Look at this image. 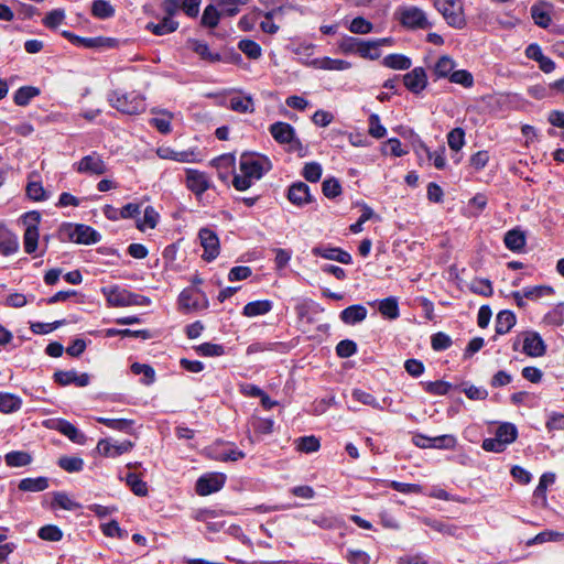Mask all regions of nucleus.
Returning a JSON list of instances; mask_svg holds the SVG:
<instances>
[{"mask_svg":"<svg viewBox=\"0 0 564 564\" xmlns=\"http://www.w3.org/2000/svg\"><path fill=\"white\" fill-rule=\"evenodd\" d=\"M379 312L384 317L395 319L399 317V305L395 297H387L379 303Z\"/></svg>","mask_w":564,"mask_h":564,"instance_id":"nucleus-39","label":"nucleus"},{"mask_svg":"<svg viewBox=\"0 0 564 564\" xmlns=\"http://www.w3.org/2000/svg\"><path fill=\"white\" fill-rule=\"evenodd\" d=\"M272 310V302L269 300H259L249 302L245 305L242 314L247 317L264 315Z\"/></svg>","mask_w":564,"mask_h":564,"instance_id":"nucleus-26","label":"nucleus"},{"mask_svg":"<svg viewBox=\"0 0 564 564\" xmlns=\"http://www.w3.org/2000/svg\"><path fill=\"white\" fill-rule=\"evenodd\" d=\"M554 294V289L550 285H534L523 289V295L525 299L536 301L544 296Z\"/></svg>","mask_w":564,"mask_h":564,"instance_id":"nucleus-40","label":"nucleus"},{"mask_svg":"<svg viewBox=\"0 0 564 564\" xmlns=\"http://www.w3.org/2000/svg\"><path fill=\"white\" fill-rule=\"evenodd\" d=\"M198 238L204 248L203 259L208 262L215 260L219 254V238L216 232L209 228H202Z\"/></svg>","mask_w":564,"mask_h":564,"instance_id":"nucleus-11","label":"nucleus"},{"mask_svg":"<svg viewBox=\"0 0 564 564\" xmlns=\"http://www.w3.org/2000/svg\"><path fill=\"white\" fill-rule=\"evenodd\" d=\"M220 11L217 10V8L213 4H208L204 12H203V15H202V20H200V23L204 25V26H207V28H210V29H214L218 25L219 23V18H220Z\"/></svg>","mask_w":564,"mask_h":564,"instance_id":"nucleus-47","label":"nucleus"},{"mask_svg":"<svg viewBox=\"0 0 564 564\" xmlns=\"http://www.w3.org/2000/svg\"><path fill=\"white\" fill-rule=\"evenodd\" d=\"M362 40L354 36H344L338 42V48L343 54H358Z\"/></svg>","mask_w":564,"mask_h":564,"instance_id":"nucleus-44","label":"nucleus"},{"mask_svg":"<svg viewBox=\"0 0 564 564\" xmlns=\"http://www.w3.org/2000/svg\"><path fill=\"white\" fill-rule=\"evenodd\" d=\"M91 14L98 19H108L115 15V8L109 1L95 0L91 6Z\"/></svg>","mask_w":564,"mask_h":564,"instance_id":"nucleus-38","label":"nucleus"},{"mask_svg":"<svg viewBox=\"0 0 564 564\" xmlns=\"http://www.w3.org/2000/svg\"><path fill=\"white\" fill-rule=\"evenodd\" d=\"M447 143L453 151H459L465 144V131L462 128H455L449 131Z\"/></svg>","mask_w":564,"mask_h":564,"instance_id":"nucleus-58","label":"nucleus"},{"mask_svg":"<svg viewBox=\"0 0 564 564\" xmlns=\"http://www.w3.org/2000/svg\"><path fill=\"white\" fill-rule=\"evenodd\" d=\"M321 447L319 440L313 435L296 440V449L303 453H314Z\"/></svg>","mask_w":564,"mask_h":564,"instance_id":"nucleus-52","label":"nucleus"},{"mask_svg":"<svg viewBox=\"0 0 564 564\" xmlns=\"http://www.w3.org/2000/svg\"><path fill=\"white\" fill-rule=\"evenodd\" d=\"M196 352L204 357H218L225 354V348L221 345L213 343H204L195 347Z\"/></svg>","mask_w":564,"mask_h":564,"instance_id":"nucleus-54","label":"nucleus"},{"mask_svg":"<svg viewBox=\"0 0 564 564\" xmlns=\"http://www.w3.org/2000/svg\"><path fill=\"white\" fill-rule=\"evenodd\" d=\"M180 305L186 310H198L207 305V301L199 291L185 289L178 297Z\"/></svg>","mask_w":564,"mask_h":564,"instance_id":"nucleus-19","label":"nucleus"},{"mask_svg":"<svg viewBox=\"0 0 564 564\" xmlns=\"http://www.w3.org/2000/svg\"><path fill=\"white\" fill-rule=\"evenodd\" d=\"M226 482V475L212 473L200 476L196 481V492L199 496H208L219 491Z\"/></svg>","mask_w":564,"mask_h":564,"instance_id":"nucleus-10","label":"nucleus"},{"mask_svg":"<svg viewBox=\"0 0 564 564\" xmlns=\"http://www.w3.org/2000/svg\"><path fill=\"white\" fill-rule=\"evenodd\" d=\"M54 380L61 386L75 384L77 387H86L89 384L90 378L89 375L78 373L76 370H59L54 373Z\"/></svg>","mask_w":564,"mask_h":564,"instance_id":"nucleus-18","label":"nucleus"},{"mask_svg":"<svg viewBox=\"0 0 564 564\" xmlns=\"http://www.w3.org/2000/svg\"><path fill=\"white\" fill-rule=\"evenodd\" d=\"M503 241L509 250L520 252L525 246V235L519 229H511L506 232Z\"/></svg>","mask_w":564,"mask_h":564,"instance_id":"nucleus-24","label":"nucleus"},{"mask_svg":"<svg viewBox=\"0 0 564 564\" xmlns=\"http://www.w3.org/2000/svg\"><path fill=\"white\" fill-rule=\"evenodd\" d=\"M159 214L153 207L148 206L144 209L143 217L138 221V228L144 231L147 228H154L156 226Z\"/></svg>","mask_w":564,"mask_h":564,"instance_id":"nucleus-56","label":"nucleus"},{"mask_svg":"<svg viewBox=\"0 0 564 564\" xmlns=\"http://www.w3.org/2000/svg\"><path fill=\"white\" fill-rule=\"evenodd\" d=\"M26 228L23 235L24 251L29 254L33 253L37 248L39 228L41 215L37 212H30L23 216Z\"/></svg>","mask_w":564,"mask_h":564,"instance_id":"nucleus-7","label":"nucleus"},{"mask_svg":"<svg viewBox=\"0 0 564 564\" xmlns=\"http://www.w3.org/2000/svg\"><path fill=\"white\" fill-rule=\"evenodd\" d=\"M517 436L518 431L516 425L512 423H502L496 431V437L499 438L505 444V446L513 443Z\"/></svg>","mask_w":564,"mask_h":564,"instance_id":"nucleus-35","label":"nucleus"},{"mask_svg":"<svg viewBox=\"0 0 564 564\" xmlns=\"http://www.w3.org/2000/svg\"><path fill=\"white\" fill-rule=\"evenodd\" d=\"M381 63L384 67L399 70L409 69L412 65L411 58L402 54H389Z\"/></svg>","mask_w":564,"mask_h":564,"instance_id":"nucleus-28","label":"nucleus"},{"mask_svg":"<svg viewBox=\"0 0 564 564\" xmlns=\"http://www.w3.org/2000/svg\"><path fill=\"white\" fill-rule=\"evenodd\" d=\"M433 4L449 26L463 29L466 25L463 3L460 0H433Z\"/></svg>","mask_w":564,"mask_h":564,"instance_id":"nucleus-4","label":"nucleus"},{"mask_svg":"<svg viewBox=\"0 0 564 564\" xmlns=\"http://www.w3.org/2000/svg\"><path fill=\"white\" fill-rule=\"evenodd\" d=\"M457 444V440L452 434H444L432 437L431 448L437 449H453Z\"/></svg>","mask_w":564,"mask_h":564,"instance_id":"nucleus-61","label":"nucleus"},{"mask_svg":"<svg viewBox=\"0 0 564 564\" xmlns=\"http://www.w3.org/2000/svg\"><path fill=\"white\" fill-rule=\"evenodd\" d=\"M229 108L239 113H252L254 111L251 97H232L229 100Z\"/></svg>","mask_w":564,"mask_h":564,"instance_id":"nucleus-36","label":"nucleus"},{"mask_svg":"<svg viewBox=\"0 0 564 564\" xmlns=\"http://www.w3.org/2000/svg\"><path fill=\"white\" fill-rule=\"evenodd\" d=\"M516 315L511 311H501L496 317V334L505 335L516 325Z\"/></svg>","mask_w":564,"mask_h":564,"instance_id":"nucleus-27","label":"nucleus"},{"mask_svg":"<svg viewBox=\"0 0 564 564\" xmlns=\"http://www.w3.org/2000/svg\"><path fill=\"white\" fill-rule=\"evenodd\" d=\"M40 93V89L34 86H22L14 93L13 101L18 106L25 107Z\"/></svg>","mask_w":564,"mask_h":564,"instance_id":"nucleus-31","label":"nucleus"},{"mask_svg":"<svg viewBox=\"0 0 564 564\" xmlns=\"http://www.w3.org/2000/svg\"><path fill=\"white\" fill-rule=\"evenodd\" d=\"M322 172L323 170L319 163L310 162L304 165L302 175L307 182L316 183L321 180Z\"/></svg>","mask_w":564,"mask_h":564,"instance_id":"nucleus-59","label":"nucleus"},{"mask_svg":"<svg viewBox=\"0 0 564 564\" xmlns=\"http://www.w3.org/2000/svg\"><path fill=\"white\" fill-rule=\"evenodd\" d=\"M312 253L324 259L338 261L343 264L351 263V256L337 247L316 246L312 249Z\"/></svg>","mask_w":564,"mask_h":564,"instance_id":"nucleus-16","label":"nucleus"},{"mask_svg":"<svg viewBox=\"0 0 564 564\" xmlns=\"http://www.w3.org/2000/svg\"><path fill=\"white\" fill-rule=\"evenodd\" d=\"M348 29L351 33L355 34H368L372 31L373 25L365 18L357 17L350 22Z\"/></svg>","mask_w":564,"mask_h":564,"instance_id":"nucleus-63","label":"nucleus"},{"mask_svg":"<svg viewBox=\"0 0 564 564\" xmlns=\"http://www.w3.org/2000/svg\"><path fill=\"white\" fill-rule=\"evenodd\" d=\"M62 232L76 243L91 245L101 239L98 231L86 225L68 224L63 227Z\"/></svg>","mask_w":564,"mask_h":564,"instance_id":"nucleus-6","label":"nucleus"},{"mask_svg":"<svg viewBox=\"0 0 564 564\" xmlns=\"http://www.w3.org/2000/svg\"><path fill=\"white\" fill-rule=\"evenodd\" d=\"M97 422L108 426L109 429L127 433L130 432L133 424V421L127 419L97 417Z\"/></svg>","mask_w":564,"mask_h":564,"instance_id":"nucleus-42","label":"nucleus"},{"mask_svg":"<svg viewBox=\"0 0 564 564\" xmlns=\"http://www.w3.org/2000/svg\"><path fill=\"white\" fill-rule=\"evenodd\" d=\"M108 100L113 108L126 115H138L145 110L144 98L135 91H113Z\"/></svg>","mask_w":564,"mask_h":564,"instance_id":"nucleus-3","label":"nucleus"},{"mask_svg":"<svg viewBox=\"0 0 564 564\" xmlns=\"http://www.w3.org/2000/svg\"><path fill=\"white\" fill-rule=\"evenodd\" d=\"M108 302L113 306H127L131 304H149V299L132 294L126 290H120L119 288L112 289L108 294Z\"/></svg>","mask_w":564,"mask_h":564,"instance_id":"nucleus-12","label":"nucleus"},{"mask_svg":"<svg viewBox=\"0 0 564 564\" xmlns=\"http://www.w3.org/2000/svg\"><path fill=\"white\" fill-rule=\"evenodd\" d=\"M173 17L165 15L159 23L149 22L145 30L152 32L158 36L173 33L178 28V22L172 19Z\"/></svg>","mask_w":564,"mask_h":564,"instance_id":"nucleus-21","label":"nucleus"},{"mask_svg":"<svg viewBox=\"0 0 564 564\" xmlns=\"http://www.w3.org/2000/svg\"><path fill=\"white\" fill-rule=\"evenodd\" d=\"M53 503L61 509L64 510H76L80 508L79 503L75 502L65 492H56L54 495Z\"/></svg>","mask_w":564,"mask_h":564,"instance_id":"nucleus-64","label":"nucleus"},{"mask_svg":"<svg viewBox=\"0 0 564 564\" xmlns=\"http://www.w3.org/2000/svg\"><path fill=\"white\" fill-rule=\"evenodd\" d=\"M57 464L62 469L68 473H77L84 468V460L80 457L75 456H62Z\"/></svg>","mask_w":564,"mask_h":564,"instance_id":"nucleus-45","label":"nucleus"},{"mask_svg":"<svg viewBox=\"0 0 564 564\" xmlns=\"http://www.w3.org/2000/svg\"><path fill=\"white\" fill-rule=\"evenodd\" d=\"M37 535L42 540L57 542V541L62 540L63 532L58 527L53 525V524H47V525L42 527L39 530Z\"/></svg>","mask_w":564,"mask_h":564,"instance_id":"nucleus-57","label":"nucleus"},{"mask_svg":"<svg viewBox=\"0 0 564 564\" xmlns=\"http://www.w3.org/2000/svg\"><path fill=\"white\" fill-rule=\"evenodd\" d=\"M403 83L412 94H421L427 86V75L423 67H415L403 76Z\"/></svg>","mask_w":564,"mask_h":564,"instance_id":"nucleus-14","label":"nucleus"},{"mask_svg":"<svg viewBox=\"0 0 564 564\" xmlns=\"http://www.w3.org/2000/svg\"><path fill=\"white\" fill-rule=\"evenodd\" d=\"M29 198L35 202H42L46 199V192L39 181L30 180L25 188Z\"/></svg>","mask_w":564,"mask_h":564,"instance_id":"nucleus-55","label":"nucleus"},{"mask_svg":"<svg viewBox=\"0 0 564 564\" xmlns=\"http://www.w3.org/2000/svg\"><path fill=\"white\" fill-rule=\"evenodd\" d=\"M74 166L80 174L102 175L107 172V165L102 156L97 152L85 155Z\"/></svg>","mask_w":564,"mask_h":564,"instance_id":"nucleus-8","label":"nucleus"},{"mask_svg":"<svg viewBox=\"0 0 564 564\" xmlns=\"http://www.w3.org/2000/svg\"><path fill=\"white\" fill-rule=\"evenodd\" d=\"M208 453L218 462H237L246 457L245 452L238 449L234 443L218 442L209 447Z\"/></svg>","mask_w":564,"mask_h":564,"instance_id":"nucleus-9","label":"nucleus"},{"mask_svg":"<svg viewBox=\"0 0 564 564\" xmlns=\"http://www.w3.org/2000/svg\"><path fill=\"white\" fill-rule=\"evenodd\" d=\"M131 371L134 373V375H143V378H142V383L143 384H151L154 382V379H155V371L154 369L149 366V365H144V364H139V362H134L132 366H131Z\"/></svg>","mask_w":564,"mask_h":564,"instance_id":"nucleus-53","label":"nucleus"},{"mask_svg":"<svg viewBox=\"0 0 564 564\" xmlns=\"http://www.w3.org/2000/svg\"><path fill=\"white\" fill-rule=\"evenodd\" d=\"M238 48L247 57H249L251 59H258L262 54L261 46L257 42H254L252 40H248V39H243V40L239 41Z\"/></svg>","mask_w":564,"mask_h":564,"instance_id":"nucleus-43","label":"nucleus"},{"mask_svg":"<svg viewBox=\"0 0 564 564\" xmlns=\"http://www.w3.org/2000/svg\"><path fill=\"white\" fill-rule=\"evenodd\" d=\"M359 56H361L362 58L375 61L381 56V52L378 48L377 43H375V41L362 40L359 50Z\"/></svg>","mask_w":564,"mask_h":564,"instance_id":"nucleus-60","label":"nucleus"},{"mask_svg":"<svg viewBox=\"0 0 564 564\" xmlns=\"http://www.w3.org/2000/svg\"><path fill=\"white\" fill-rule=\"evenodd\" d=\"M269 131L278 143L288 145L289 151L297 152L299 156L306 154V149L296 137L295 130L290 123L274 122L270 126Z\"/></svg>","mask_w":564,"mask_h":564,"instance_id":"nucleus-2","label":"nucleus"},{"mask_svg":"<svg viewBox=\"0 0 564 564\" xmlns=\"http://www.w3.org/2000/svg\"><path fill=\"white\" fill-rule=\"evenodd\" d=\"M19 249V240L18 238L6 232L0 236V253L3 256H9L17 252Z\"/></svg>","mask_w":564,"mask_h":564,"instance_id":"nucleus-41","label":"nucleus"},{"mask_svg":"<svg viewBox=\"0 0 564 564\" xmlns=\"http://www.w3.org/2000/svg\"><path fill=\"white\" fill-rule=\"evenodd\" d=\"M455 62L447 55L441 56L436 62L433 73L436 77L443 78L452 75Z\"/></svg>","mask_w":564,"mask_h":564,"instance_id":"nucleus-37","label":"nucleus"},{"mask_svg":"<svg viewBox=\"0 0 564 564\" xmlns=\"http://www.w3.org/2000/svg\"><path fill=\"white\" fill-rule=\"evenodd\" d=\"M543 322L551 326H561L564 323V303H558L544 315Z\"/></svg>","mask_w":564,"mask_h":564,"instance_id":"nucleus-46","label":"nucleus"},{"mask_svg":"<svg viewBox=\"0 0 564 564\" xmlns=\"http://www.w3.org/2000/svg\"><path fill=\"white\" fill-rule=\"evenodd\" d=\"M531 17L534 23L546 29L552 22L550 9L545 4H534L531 7Z\"/></svg>","mask_w":564,"mask_h":564,"instance_id":"nucleus-29","label":"nucleus"},{"mask_svg":"<svg viewBox=\"0 0 564 564\" xmlns=\"http://www.w3.org/2000/svg\"><path fill=\"white\" fill-rule=\"evenodd\" d=\"M247 0H218L217 6L221 14L234 17L239 12V8L245 6Z\"/></svg>","mask_w":564,"mask_h":564,"instance_id":"nucleus-49","label":"nucleus"},{"mask_svg":"<svg viewBox=\"0 0 564 564\" xmlns=\"http://www.w3.org/2000/svg\"><path fill=\"white\" fill-rule=\"evenodd\" d=\"M271 169L272 163L265 155L243 153L239 162L240 174L234 176L232 185L237 191H246Z\"/></svg>","mask_w":564,"mask_h":564,"instance_id":"nucleus-1","label":"nucleus"},{"mask_svg":"<svg viewBox=\"0 0 564 564\" xmlns=\"http://www.w3.org/2000/svg\"><path fill=\"white\" fill-rule=\"evenodd\" d=\"M172 113L162 111L161 117H154L150 120V124L155 127L161 133L167 134L171 132Z\"/></svg>","mask_w":564,"mask_h":564,"instance_id":"nucleus-62","label":"nucleus"},{"mask_svg":"<svg viewBox=\"0 0 564 564\" xmlns=\"http://www.w3.org/2000/svg\"><path fill=\"white\" fill-rule=\"evenodd\" d=\"M401 24L408 29H429L432 24L429 22L426 13L415 6H408L398 9Z\"/></svg>","mask_w":564,"mask_h":564,"instance_id":"nucleus-5","label":"nucleus"},{"mask_svg":"<svg viewBox=\"0 0 564 564\" xmlns=\"http://www.w3.org/2000/svg\"><path fill=\"white\" fill-rule=\"evenodd\" d=\"M367 317V308L357 304L348 306L340 312V319L344 324L355 325L362 322Z\"/></svg>","mask_w":564,"mask_h":564,"instance_id":"nucleus-22","label":"nucleus"},{"mask_svg":"<svg viewBox=\"0 0 564 564\" xmlns=\"http://www.w3.org/2000/svg\"><path fill=\"white\" fill-rule=\"evenodd\" d=\"M124 481L130 490L138 497L148 496L149 489L145 481L135 473H128L124 477Z\"/></svg>","mask_w":564,"mask_h":564,"instance_id":"nucleus-30","label":"nucleus"},{"mask_svg":"<svg viewBox=\"0 0 564 564\" xmlns=\"http://www.w3.org/2000/svg\"><path fill=\"white\" fill-rule=\"evenodd\" d=\"M22 400L20 397L12 393L0 392V412L13 413L21 409Z\"/></svg>","mask_w":564,"mask_h":564,"instance_id":"nucleus-32","label":"nucleus"},{"mask_svg":"<svg viewBox=\"0 0 564 564\" xmlns=\"http://www.w3.org/2000/svg\"><path fill=\"white\" fill-rule=\"evenodd\" d=\"M351 397L354 400L365 404L369 405L373 409L383 410L382 404L370 393L360 390V389H354L351 392Z\"/></svg>","mask_w":564,"mask_h":564,"instance_id":"nucleus-50","label":"nucleus"},{"mask_svg":"<svg viewBox=\"0 0 564 564\" xmlns=\"http://www.w3.org/2000/svg\"><path fill=\"white\" fill-rule=\"evenodd\" d=\"M522 351L530 357H541L546 351V345L539 333L524 334Z\"/></svg>","mask_w":564,"mask_h":564,"instance_id":"nucleus-15","label":"nucleus"},{"mask_svg":"<svg viewBox=\"0 0 564 564\" xmlns=\"http://www.w3.org/2000/svg\"><path fill=\"white\" fill-rule=\"evenodd\" d=\"M57 431L67 436L72 442L83 445L86 442V436L72 423L61 420L56 425Z\"/></svg>","mask_w":564,"mask_h":564,"instance_id":"nucleus-25","label":"nucleus"},{"mask_svg":"<svg viewBox=\"0 0 564 564\" xmlns=\"http://www.w3.org/2000/svg\"><path fill=\"white\" fill-rule=\"evenodd\" d=\"M288 199L299 207L313 202L310 187L303 182H296L289 187Z\"/></svg>","mask_w":564,"mask_h":564,"instance_id":"nucleus-17","label":"nucleus"},{"mask_svg":"<svg viewBox=\"0 0 564 564\" xmlns=\"http://www.w3.org/2000/svg\"><path fill=\"white\" fill-rule=\"evenodd\" d=\"M31 460V455L22 451H12L4 456V462L9 467H24L29 465Z\"/></svg>","mask_w":564,"mask_h":564,"instance_id":"nucleus-34","label":"nucleus"},{"mask_svg":"<svg viewBox=\"0 0 564 564\" xmlns=\"http://www.w3.org/2000/svg\"><path fill=\"white\" fill-rule=\"evenodd\" d=\"M158 155L164 160H172L176 162H196L197 155L194 151H175L172 148H159Z\"/></svg>","mask_w":564,"mask_h":564,"instance_id":"nucleus-20","label":"nucleus"},{"mask_svg":"<svg viewBox=\"0 0 564 564\" xmlns=\"http://www.w3.org/2000/svg\"><path fill=\"white\" fill-rule=\"evenodd\" d=\"M312 65L315 68L325 70H346L351 67V64L348 61L330 57L315 58L313 59Z\"/></svg>","mask_w":564,"mask_h":564,"instance_id":"nucleus-23","label":"nucleus"},{"mask_svg":"<svg viewBox=\"0 0 564 564\" xmlns=\"http://www.w3.org/2000/svg\"><path fill=\"white\" fill-rule=\"evenodd\" d=\"M185 184L191 192L199 197L209 188L210 181L206 173L194 169H187Z\"/></svg>","mask_w":564,"mask_h":564,"instance_id":"nucleus-13","label":"nucleus"},{"mask_svg":"<svg viewBox=\"0 0 564 564\" xmlns=\"http://www.w3.org/2000/svg\"><path fill=\"white\" fill-rule=\"evenodd\" d=\"M313 523L322 529L330 530L341 527V521L332 513H322L313 519Z\"/></svg>","mask_w":564,"mask_h":564,"instance_id":"nucleus-48","label":"nucleus"},{"mask_svg":"<svg viewBox=\"0 0 564 564\" xmlns=\"http://www.w3.org/2000/svg\"><path fill=\"white\" fill-rule=\"evenodd\" d=\"M18 487L21 491L39 492L48 487V480L46 477L23 478Z\"/></svg>","mask_w":564,"mask_h":564,"instance_id":"nucleus-33","label":"nucleus"},{"mask_svg":"<svg viewBox=\"0 0 564 564\" xmlns=\"http://www.w3.org/2000/svg\"><path fill=\"white\" fill-rule=\"evenodd\" d=\"M368 133L375 139H382L387 134V129L381 124L377 113H371L368 118Z\"/></svg>","mask_w":564,"mask_h":564,"instance_id":"nucleus-51","label":"nucleus"}]
</instances>
